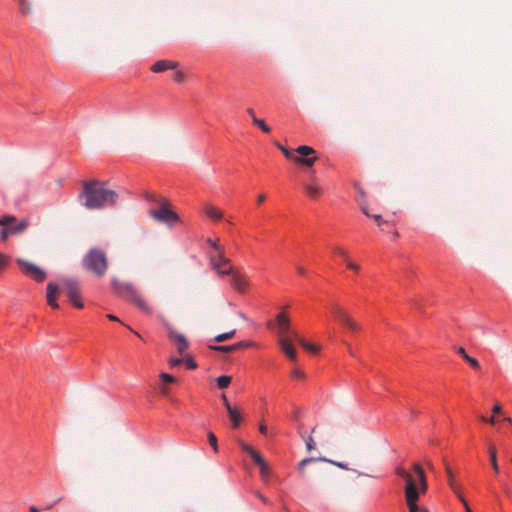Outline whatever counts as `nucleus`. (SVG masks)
<instances>
[{"label":"nucleus","instance_id":"21","mask_svg":"<svg viewBox=\"0 0 512 512\" xmlns=\"http://www.w3.org/2000/svg\"><path fill=\"white\" fill-rule=\"evenodd\" d=\"M205 214L214 221H219L223 217V212L213 205H206L204 208Z\"/></svg>","mask_w":512,"mask_h":512},{"label":"nucleus","instance_id":"57","mask_svg":"<svg viewBox=\"0 0 512 512\" xmlns=\"http://www.w3.org/2000/svg\"><path fill=\"white\" fill-rule=\"evenodd\" d=\"M296 269H297V272H298L300 275H305L306 270H305V268H304V267H302V266H297V267H296Z\"/></svg>","mask_w":512,"mask_h":512},{"label":"nucleus","instance_id":"56","mask_svg":"<svg viewBox=\"0 0 512 512\" xmlns=\"http://www.w3.org/2000/svg\"><path fill=\"white\" fill-rule=\"evenodd\" d=\"M247 113L250 115V117L252 118V122L254 121V118H257L256 115H255V112L252 108H248L247 109Z\"/></svg>","mask_w":512,"mask_h":512},{"label":"nucleus","instance_id":"33","mask_svg":"<svg viewBox=\"0 0 512 512\" xmlns=\"http://www.w3.org/2000/svg\"><path fill=\"white\" fill-rule=\"evenodd\" d=\"M208 441L214 452H218L217 438L213 432L208 433Z\"/></svg>","mask_w":512,"mask_h":512},{"label":"nucleus","instance_id":"32","mask_svg":"<svg viewBox=\"0 0 512 512\" xmlns=\"http://www.w3.org/2000/svg\"><path fill=\"white\" fill-rule=\"evenodd\" d=\"M186 78V74L180 70H177L173 75L174 81L179 84L184 83L186 81Z\"/></svg>","mask_w":512,"mask_h":512},{"label":"nucleus","instance_id":"26","mask_svg":"<svg viewBox=\"0 0 512 512\" xmlns=\"http://www.w3.org/2000/svg\"><path fill=\"white\" fill-rule=\"evenodd\" d=\"M314 432H315V427H314V428H312V430H311V434H310L309 436L305 437V436L303 435V433L299 430V434H300V436L304 439V441H305V445H306V449H307L308 451L313 450V449L315 448V445H316V444H315V441H314V439H313V436H312V434H313Z\"/></svg>","mask_w":512,"mask_h":512},{"label":"nucleus","instance_id":"30","mask_svg":"<svg viewBox=\"0 0 512 512\" xmlns=\"http://www.w3.org/2000/svg\"><path fill=\"white\" fill-rule=\"evenodd\" d=\"M253 124L260 128L264 133H270L271 129L270 127L265 123L264 120L259 118H254Z\"/></svg>","mask_w":512,"mask_h":512},{"label":"nucleus","instance_id":"36","mask_svg":"<svg viewBox=\"0 0 512 512\" xmlns=\"http://www.w3.org/2000/svg\"><path fill=\"white\" fill-rule=\"evenodd\" d=\"M301 346L312 353H317L319 351V348L316 345L309 344L305 340L301 343Z\"/></svg>","mask_w":512,"mask_h":512},{"label":"nucleus","instance_id":"34","mask_svg":"<svg viewBox=\"0 0 512 512\" xmlns=\"http://www.w3.org/2000/svg\"><path fill=\"white\" fill-rule=\"evenodd\" d=\"M276 147L281 150V152L284 154V156L287 158V159H292L293 160V157L294 155L292 154V152L287 149L286 147H284L283 145H281L280 143H275Z\"/></svg>","mask_w":512,"mask_h":512},{"label":"nucleus","instance_id":"11","mask_svg":"<svg viewBox=\"0 0 512 512\" xmlns=\"http://www.w3.org/2000/svg\"><path fill=\"white\" fill-rule=\"evenodd\" d=\"M17 264L20 266L23 273L26 274L28 277L32 278L33 280L37 282H42L45 280L46 273L35 264L23 260L21 258L17 259Z\"/></svg>","mask_w":512,"mask_h":512},{"label":"nucleus","instance_id":"47","mask_svg":"<svg viewBox=\"0 0 512 512\" xmlns=\"http://www.w3.org/2000/svg\"><path fill=\"white\" fill-rule=\"evenodd\" d=\"M182 363V359L180 358H171L169 360V364L171 365V367H175V366H178Z\"/></svg>","mask_w":512,"mask_h":512},{"label":"nucleus","instance_id":"51","mask_svg":"<svg viewBox=\"0 0 512 512\" xmlns=\"http://www.w3.org/2000/svg\"><path fill=\"white\" fill-rule=\"evenodd\" d=\"M221 400H222L226 410L228 411V406H231V404L228 402L227 397H226L225 394L221 395Z\"/></svg>","mask_w":512,"mask_h":512},{"label":"nucleus","instance_id":"29","mask_svg":"<svg viewBox=\"0 0 512 512\" xmlns=\"http://www.w3.org/2000/svg\"><path fill=\"white\" fill-rule=\"evenodd\" d=\"M317 459L316 458H306V459H303L299 462L298 464V471L299 473L301 474L302 477H305V467L306 465L310 464V463H313V462H316Z\"/></svg>","mask_w":512,"mask_h":512},{"label":"nucleus","instance_id":"19","mask_svg":"<svg viewBox=\"0 0 512 512\" xmlns=\"http://www.w3.org/2000/svg\"><path fill=\"white\" fill-rule=\"evenodd\" d=\"M305 192L311 199H318L322 195V188L314 181L305 185Z\"/></svg>","mask_w":512,"mask_h":512},{"label":"nucleus","instance_id":"9","mask_svg":"<svg viewBox=\"0 0 512 512\" xmlns=\"http://www.w3.org/2000/svg\"><path fill=\"white\" fill-rule=\"evenodd\" d=\"M0 226H6L12 234H20L28 228L29 220L27 218L18 220L15 216L3 215L0 217Z\"/></svg>","mask_w":512,"mask_h":512},{"label":"nucleus","instance_id":"43","mask_svg":"<svg viewBox=\"0 0 512 512\" xmlns=\"http://www.w3.org/2000/svg\"><path fill=\"white\" fill-rule=\"evenodd\" d=\"M145 198L148 200V201H151V202H155L158 204V200H159V196L155 195V194H151V193H148L146 192L145 193Z\"/></svg>","mask_w":512,"mask_h":512},{"label":"nucleus","instance_id":"27","mask_svg":"<svg viewBox=\"0 0 512 512\" xmlns=\"http://www.w3.org/2000/svg\"><path fill=\"white\" fill-rule=\"evenodd\" d=\"M217 385L219 388L221 389H224V388H227L231 381H232V377L231 376H228V375H222V376H219L217 379Z\"/></svg>","mask_w":512,"mask_h":512},{"label":"nucleus","instance_id":"58","mask_svg":"<svg viewBox=\"0 0 512 512\" xmlns=\"http://www.w3.org/2000/svg\"><path fill=\"white\" fill-rule=\"evenodd\" d=\"M265 199H266V196H265L264 194H260V195L258 196V198H257V202H258L259 204H261L262 202H264V201H265Z\"/></svg>","mask_w":512,"mask_h":512},{"label":"nucleus","instance_id":"62","mask_svg":"<svg viewBox=\"0 0 512 512\" xmlns=\"http://www.w3.org/2000/svg\"><path fill=\"white\" fill-rule=\"evenodd\" d=\"M29 512H40V510L36 506H30Z\"/></svg>","mask_w":512,"mask_h":512},{"label":"nucleus","instance_id":"12","mask_svg":"<svg viewBox=\"0 0 512 512\" xmlns=\"http://www.w3.org/2000/svg\"><path fill=\"white\" fill-rule=\"evenodd\" d=\"M211 262L219 275H229L233 271L229 259L224 256V251H220L217 259L211 257Z\"/></svg>","mask_w":512,"mask_h":512},{"label":"nucleus","instance_id":"31","mask_svg":"<svg viewBox=\"0 0 512 512\" xmlns=\"http://www.w3.org/2000/svg\"><path fill=\"white\" fill-rule=\"evenodd\" d=\"M182 362H184L187 366L188 369H195L197 367V364L196 362L194 361V359L189 356V355H185L183 356V359H182Z\"/></svg>","mask_w":512,"mask_h":512},{"label":"nucleus","instance_id":"46","mask_svg":"<svg viewBox=\"0 0 512 512\" xmlns=\"http://www.w3.org/2000/svg\"><path fill=\"white\" fill-rule=\"evenodd\" d=\"M292 376L297 379H304L305 374L302 371L295 369L292 371Z\"/></svg>","mask_w":512,"mask_h":512},{"label":"nucleus","instance_id":"35","mask_svg":"<svg viewBox=\"0 0 512 512\" xmlns=\"http://www.w3.org/2000/svg\"><path fill=\"white\" fill-rule=\"evenodd\" d=\"M259 469H260V474H261L262 479L264 481H267L269 478V475H270V470H269L268 464L266 463L265 465L261 466Z\"/></svg>","mask_w":512,"mask_h":512},{"label":"nucleus","instance_id":"3","mask_svg":"<svg viewBox=\"0 0 512 512\" xmlns=\"http://www.w3.org/2000/svg\"><path fill=\"white\" fill-rule=\"evenodd\" d=\"M83 268L97 277H103L108 269V257L98 248L90 249L82 259Z\"/></svg>","mask_w":512,"mask_h":512},{"label":"nucleus","instance_id":"54","mask_svg":"<svg viewBox=\"0 0 512 512\" xmlns=\"http://www.w3.org/2000/svg\"><path fill=\"white\" fill-rule=\"evenodd\" d=\"M501 411H502V408H501V406H500L499 404H496V405L492 408V412H493L494 414H499V413H501Z\"/></svg>","mask_w":512,"mask_h":512},{"label":"nucleus","instance_id":"25","mask_svg":"<svg viewBox=\"0 0 512 512\" xmlns=\"http://www.w3.org/2000/svg\"><path fill=\"white\" fill-rule=\"evenodd\" d=\"M445 470H446V474L448 477V484H449L450 488L457 495V497H459V495H461V493H460L459 487L454 482V476H453V472H452L451 468L448 465H446Z\"/></svg>","mask_w":512,"mask_h":512},{"label":"nucleus","instance_id":"18","mask_svg":"<svg viewBox=\"0 0 512 512\" xmlns=\"http://www.w3.org/2000/svg\"><path fill=\"white\" fill-rule=\"evenodd\" d=\"M276 322L278 325V332L280 335L279 337L285 336L287 333H289L290 320L285 313H283V312L279 313L276 317Z\"/></svg>","mask_w":512,"mask_h":512},{"label":"nucleus","instance_id":"61","mask_svg":"<svg viewBox=\"0 0 512 512\" xmlns=\"http://www.w3.org/2000/svg\"><path fill=\"white\" fill-rule=\"evenodd\" d=\"M346 346H347V349H348V352L351 356H355V353L353 351V349L351 348V346L349 344L346 343Z\"/></svg>","mask_w":512,"mask_h":512},{"label":"nucleus","instance_id":"63","mask_svg":"<svg viewBox=\"0 0 512 512\" xmlns=\"http://www.w3.org/2000/svg\"><path fill=\"white\" fill-rule=\"evenodd\" d=\"M267 462L262 458L260 462H258L256 465L260 468L261 466L265 465Z\"/></svg>","mask_w":512,"mask_h":512},{"label":"nucleus","instance_id":"7","mask_svg":"<svg viewBox=\"0 0 512 512\" xmlns=\"http://www.w3.org/2000/svg\"><path fill=\"white\" fill-rule=\"evenodd\" d=\"M63 287L67 293L70 302L78 309L83 308L81 300L80 286L77 280L66 278L62 281Z\"/></svg>","mask_w":512,"mask_h":512},{"label":"nucleus","instance_id":"50","mask_svg":"<svg viewBox=\"0 0 512 512\" xmlns=\"http://www.w3.org/2000/svg\"><path fill=\"white\" fill-rule=\"evenodd\" d=\"M480 419H481L482 421H484V422H488V423H490V424H492V425H493V424H495V421H496V420H495V418H494L493 416H492V417H490V418H486V417H484V416H481V417H480Z\"/></svg>","mask_w":512,"mask_h":512},{"label":"nucleus","instance_id":"13","mask_svg":"<svg viewBox=\"0 0 512 512\" xmlns=\"http://www.w3.org/2000/svg\"><path fill=\"white\" fill-rule=\"evenodd\" d=\"M168 337L171 341H173L175 343L178 353L181 356H184L185 351L189 347V343H188L186 337L183 334L173 330L170 327H168Z\"/></svg>","mask_w":512,"mask_h":512},{"label":"nucleus","instance_id":"15","mask_svg":"<svg viewBox=\"0 0 512 512\" xmlns=\"http://www.w3.org/2000/svg\"><path fill=\"white\" fill-rule=\"evenodd\" d=\"M255 344L250 341H240L238 343L232 345H224V346H210V348L217 352L231 353L238 351L240 349H246L249 347H253Z\"/></svg>","mask_w":512,"mask_h":512},{"label":"nucleus","instance_id":"17","mask_svg":"<svg viewBox=\"0 0 512 512\" xmlns=\"http://www.w3.org/2000/svg\"><path fill=\"white\" fill-rule=\"evenodd\" d=\"M178 66H179V63L176 61L159 60L151 66V70L154 73H160V72H164L168 69H176V68H178Z\"/></svg>","mask_w":512,"mask_h":512},{"label":"nucleus","instance_id":"48","mask_svg":"<svg viewBox=\"0 0 512 512\" xmlns=\"http://www.w3.org/2000/svg\"><path fill=\"white\" fill-rule=\"evenodd\" d=\"M458 498H459V500L463 503V505H464V507H465L466 512H472V511H471V509H470V507L468 506V504H467L466 500L463 498V496H462V495H459V497H458Z\"/></svg>","mask_w":512,"mask_h":512},{"label":"nucleus","instance_id":"49","mask_svg":"<svg viewBox=\"0 0 512 512\" xmlns=\"http://www.w3.org/2000/svg\"><path fill=\"white\" fill-rule=\"evenodd\" d=\"M372 217H373V219L377 222V224H378V225H381V224H383V223H386L385 221H383L382 216H381V215H379V214H375V215H373Z\"/></svg>","mask_w":512,"mask_h":512},{"label":"nucleus","instance_id":"22","mask_svg":"<svg viewBox=\"0 0 512 512\" xmlns=\"http://www.w3.org/2000/svg\"><path fill=\"white\" fill-rule=\"evenodd\" d=\"M19 6V12L24 16H29L33 12V5L30 0H16Z\"/></svg>","mask_w":512,"mask_h":512},{"label":"nucleus","instance_id":"45","mask_svg":"<svg viewBox=\"0 0 512 512\" xmlns=\"http://www.w3.org/2000/svg\"><path fill=\"white\" fill-rule=\"evenodd\" d=\"M346 262H347V267L349 269H352L354 271H359L360 266L358 264H356L355 262L350 261L349 259L346 260Z\"/></svg>","mask_w":512,"mask_h":512},{"label":"nucleus","instance_id":"64","mask_svg":"<svg viewBox=\"0 0 512 512\" xmlns=\"http://www.w3.org/2000/svg\"><path fill=\"white\" fill-rule=\"evenodd\" d=\"M504 421H505V424L511 423V418L505 417Z\"/></svg>","mask_w":512,"mask_h":512},{"label":"nucleus","instance_id":"14","mask_svg":"<svg viewBox=\"0 0 512 512\" xmlns=\"http://www.w3.org/2000/svg\"><path fill=\"white\" fill-rule=\"evenodd\" d=\"M229 275H231V279H230L231 286L237 292L244 294L247 291V288L249 285L247 279L241 273H239L238 271H234V270Z\"/></svg>","mask_w":512,"mask_h":512},{"label":"nucleus","instance_id":"10","mask_svg":"<svg viewBox=\"0 0 512 512\" xmlns=\"http://www.w3.org/2000/svg\"><path fill=\"white\" fill-rule=\"evenodd\" d=\"M331 310L335 317L349 330L358 331L360 329V325L337 303L331 305Z\"/></svg>","mask_w":512,"mask_h":512},{"label":"nucleus","instance_id":"42","mask_svg":"<svg viewBox=\"0 0 512 512\" xmlns=\"http://www.w3.org/2000/svg\"><path fill=\"white\" fill-rule=\"evenodd\" d=\"M334 251L339 256L343 257L345 259V261L349 259L347 252L343 248L337 246V247L334 248Z\"/></svg>","mask_w":512,"mask_h":512},{"label":"nucleus","instance_id":"1","mask_svg":"<svg viewBox=\"0 0 512 512\" xmlns=\"http://www.w3.org/2000/svg\"><path fill=\"white\" fill-rule=\"evenodd\" d=\"M118 200V192L110 189L107 182L97 179L83 181L78 195L79 203L88 210L112 208L117 205Z\"/></svg>","mask_w":512,"mask_h":512},{"label":"nucleus","instance_id":"44","mask_svg":"<svg viewBox=\"0 0 512 512\" xmlns=\"http://www.w3.org/2000/svg\"><path fill=\"white\" fill-rule=\"evenodd\" d=\"M250 456L255 464L260 462V460L263 458L262 455L256 450Z\"/></svg>","mask_w":512,"mask_h":512},{"label":"nucleus","instance_id":"52","mask_svg":"<svg viewBox=\"0 0 512 512\" xmlns=\"http://www.w3.org/2000/svg\"><path fill=\"white\" fill-rule=\"evenodd\" d=\"M259 431L261 434L263 435H267L268 434V429H267V426L264 425V424H260L259 426Z\"/></svg>","mask_w":512,"mask_h":512},{"label":"nucleus","instance_id":"6","mask_svg":"<svg viewBox=\"0 0 512 512\" xmlns=\"http://www.w3.org/2000/svg\"><path fill=\"white\" fill-rule=\"evenodd\" d=\"M292 341H296L301 345L304 339L296 331L290 330L289 333H287L285 336L279 337L278 344L288 359L292 362H295L297 360V354L294 347L292 346Z\"/></svg>","mask_w":512,"mask_h":512},{"label":"nucleus","instance_id":"20","mask_svg":"<svg viewBox=\"0 0 512 512\" xmlns=\"http://www.w3.org/2000/svg\"><path fill=\"white\" fill-rule=\"evenodd\" d=\"M227 412H228L230 421L232 422V426L234 428H238L242 421V416H241V413L239 412V410L233 406H228Z\"/></svg>","mask_w":512,"mask_h":512},{"label":"nucleus","instance_id":"55","mask_svg":"<svg viewBox=\"0 0 512 512\" xmlns=\"http://www.w3.org/2000/svg\"><path fill=\"white\" fill-rule=\"evenodd\" d=\"M255 495H256V496H257V497H258V498H259L263 503H268V502H269V501H268V499H267L265 496H263L261 493L256 492V493H255Z\"/></svg>","mask_w":512,"mask_h":512},{"label":"nucleus","instance_id":"8","mask_svg":"<svg viewBox=\"0 0 512 512\" xmlns=\"http://www.w3.org/2000/svg\"><path fill=\"white\" fill-rule=\"evenodd\" d=\"M295 151L299 156H294L293 161L297 164L311 167L317 160L316 151L311 146L301 145Z\"/></svg>","mask_w":512,"mask_h":512},{"label":"nucleus","instance_id":"37","mask_svg":"<svg viewBox=\"0 0 512 512\" xmlns=\"http://www.w3.org/2000/svg\"><path fill=\"white\" fill-rule=\"evenodd\" d=\"M9 263V257L0 252V271L5 269Z\"/></svg>","mask_w":512,"mask_h":512},{"label":"nucleus","instance_id":"38","mask_svg":"<svg viewBox=\"0 0 512 512\" xmlns=\"http://www.w3.org/2000/svg\"><path fill=\"white\" fill-rule=\"evenodd\" d=\"M3 228L1 229L0 231V238L2 241H7L8 237L11 233V231L9 230V228H7L6 226H2Z\"/></svg>","mask_w":512,"mask_h":512},{"label":"nucleus","instance_id":"39","mask_svg":"<svg viewBox=\"0 0 512 512\" xmlns=\"http://www.w3.org/2000/svg\"><path fill=\"white\" fill-rule=\"evenodd\" d=\"M321 460L327 461V462H329V463H331V464H333V465H335V466H337V467H339V468H341L343 470H350V468L345 463L337 462V461H333V460H327L325 458H321Z\"/></svg>","mask_w":512,"mask_h":512},{"label":"nucleus","instance_id":"41","mask_svg":"<svg viewBox=\"0 0 512 512\" xmlns=\"http://www.w3.org/2000/svg\"><path fill=\"white\" fill-rule=\"evenodd\" d=\"M240 446H241V449L244 452L248 453L249 455H251L255 451V449L247 443L240 442Z\"/></svg>","mask_w":512,"mask_h":512},{"label":"nucleus","instance_id":"53","mask_svg":"<svg viewBox=\"0 0 512 512\" xmlns=\"http://www.w3.org/2000/svg\"><path fill=\"white\" fill-rule=\"evenodd\" d=\"M209 243L218 251V255L220 254V251H224L223 248L220 247L216 242L209 240Z\"/></svg>","mask_w":512,"mask_h":512},{"label":"nucleus","instance_id":"4","mask_svg":"<svg viewBox=\"0 0 512 512\" xmlns=\"http://www.w3.org/2000/svg\"><path fill=\"white\" fill-rule=\"evenodd\" d=\"M112 287L115 292L121 296L122 298L131 301L135 304L140 310L151 313L152 310L148 306V304L144 301V299L140 296L134 286L130 283L121 282L120 280L113 278L112 279Z\"/></svg>","mask_w":512,"mask_h":512},{"label":"nucleus","instance_id":"16","mask_svg":"<svg viewBox=\"0 0 512 512\" xmlns=\"http://www.w3.org/2000/svg\"><path fill=\"white\" fill-rule=\"evenodd\" d=\"M46 290H47V302L48 304L56 309L59 307L58 303H57V297H58V293H59V286L53 282H50L47 284V287H46Z\"/></svg>","mask_w":512,"mask_h":512},{"label":"nucleus","instance_id":"24","mask_svg":"<svg viewBox=\"0 0 512 512\" xmlns=\"http://www.w3.org/2000/svg\"><path fill=\"white\" fill-rule=\"evenodd\" d=\"M488 453H489V459L491 462V466H492L494 472L498 473L499 466H498V462H497V451H496L495 446H493L492 444H488Z\"/></svg>","mask_w":512,"mask_h":512},{"label":"nucleus","instance_id":"5","mask_svg":"<svg viewBox=\"0 0 512 512\" xmlns=\"http://www.w3.org/2000/svg\"><path fill=\"white\" fill-rule=\"evenodd\" d=\"M158 208L149 210V216L154 220L165 223L168 225H173L175 223L180 222V218L176 212L171 209V204L166 198H159L158 200Z\"/></svg>","mask_w":512,"mask_h":512},{"label":"nucleus","instance_id":"28","mask_svg":"<svg viewBox=\"0 0 512 512\" xmlns=\"http://www.w3.org/2000/svg\"><path fill=\"white\" fill-rule=\"evenodd\" d=\"M235 333H236V330L233 329L229 332H225V333H222V334H219L215 337V341L216 342H225V341H228L230 339H232L234 336H235Z\"/></svg>","mask_w":512,"mask_h":512},{"label":"nucleus","instance_id":"40","mask_svg":"<svg viewBox=\"0 0 512 512\" xmlns=\"http://www.w3.org/2000/svg\"><path fill=\"white\" fill-rule=\"evenodd\" d=\"M160 377L166 383H174L176 381L175 377L167 373H161Z\"/></svg>","mask_w":512,"mask_h":512},{"label":"nucleus","instance_id":"2","mask_svg":"<svg viewBox=\"0 0 512 512\" xmlns=\"http://www.w3.org/2000/svg\"><path fill=\"white\" fill-rule=\"evenodd\" d=\"M413 470L415 476L403 467L396 468V474L405 481L404 493L409 512H429L426 508L417 506L420 494H424L428 489L426 475L418 463L413 464Z\"/></svg>","mask_w":512,"mask_h":512},{"label":"nucleus","instance_id":"23","mask_svg":"<svg viewBox=\"0 0 512 512\" xmlns=\"http://www.w3.org/2000/svg\"><path fill=\"white\" fill-rule=\"evenodd\" d=\"M457 353L463 357L474 369L480 368V363L477 359L470 357L463 347H458L456 349Z\"/></svg>","mask_w":512,"mask_h":512},{"label":"nucleus","instance_id":"60","mask_svg":"<svg viewBox=\"0 0 512 512\" xmlns=\"http://www.w3.org/2000/svg\"><path fill=\"white\" fill-rule=\"evenodd\" d=\"M361 211H362V212H363L367 217H372V216L369 214V212H368V210L366 209V207L361 206Z\"/></svg>","mask_w":512,"mask_h":512},{"label":"nucleus","instance_id":"59","mask_svg":"<svg viewBox=\"0 0 512 512\" xmlns=\"http://www.w3.org/2000/svg\"><path fill=\"white\" fill-rule=\"evenodd\" d=\"M107 318H108L109 320H112V321H119L118 317H116V316H115V315H113V314H108V315H107Z\"/></svg>","mask_w":512,"mask_h":512}]
</instances>
